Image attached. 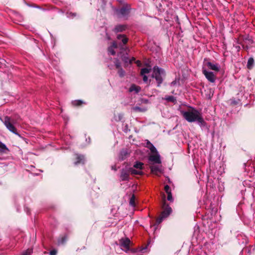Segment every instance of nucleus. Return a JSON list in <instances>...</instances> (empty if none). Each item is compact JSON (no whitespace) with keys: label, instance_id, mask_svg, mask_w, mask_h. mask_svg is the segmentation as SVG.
Segmentation results:
<instances>
[{"label":"nucleus","instance_id":"19","mask_svg":"<svg viewBox=\"0 0 255 255\" xmlns=\"http://www.w3.org/2000/svg\"><path fill=\"white\" fill-rule=\"evenodd\" d=\"M117 38L121 40L124 44H126L128 41V38L125 35L119 34L117 36Z\"/></svg>","mask_w":255,"mask_h":255},{"label":"nucleus","instance_id":"41","mask_svg":"<svg viewBox=\"0 0 255 255\" xmlns=\"http://www.w3.org/2000/svg\"><path fill=\"white\" fill-rule=\"evenodd\" d=\"M122 115H119V120H121V119H122Z\"/></svg>","mask_w":255,"mask_h":255},{"label":"nucleus","instance_id":"26","mask_svg":"<svg viewBox=\"0 0 255 255\" xmlns=\"http://www.w3.org/2000/svg\"><path fill=\"white\" fill-rule=\"evenodd\" d=\"M129 204L130 206L132 207H134L135 205V196L134 195H132V196L130 197L129 200Z\"/></svg>","mask_w":255,"mask_h":255},{"label":"nucleus","instance_id":"2","mask_svg":"<svg viewBox=\"0 0 255 255\" xmlns=\"http://www.w3.org/2000/svg\"><path fill=\"white\" fill-rule=\"evenodd\" d=\"M2 122L6 128H15L20 122V120L16 116L5 117Z\"/></svg>","mask_w":255,"mask_h":255},{"label":"nucleus","instance_id":"14","mask_svg":"<svg viewBox=\"0 0 255 255\" xmlns=\"http://www.w3.org/2000/svg\"><path fill=\"white\" fill-rule=\"evenodd\" d=\"M128 154V150L127 149H123L121 151L119 155V159L120 160H125Z\"/></svg>","mask_w":255,"mask_h":255},{"label":"nucleus","instance_id":"6","mask_svg":"<svg viewBox=\"0 0 255 255\" xmlns=\"http://www.w3.org/2000/svg\"><path fill=\"white\" fill-rule=\"evenodd\" d=\"M116 13L119 17H127L129 13V8L128 7L124 6L119 9H117Z\"/></svg>","mask_w":255,"mask_h":255},{"label":"nucleus","instance_id":"17","mask_svg":"<svg viewBox=\"0 0 255 255\" xmlns=\"http://www.w3.org/2000/svg\"><path fill=\"white\" fill-rule=\"evenodd\" d=\"M127 26L125 25H118L114 28V31L116 32H122L126 29Z\"/></svg>","mask_w":255,"mask_h":255},{"label":"nucleus","instance_id":"40","mask_svg":"<svg viewBox=\"0 0 255 255\" xmlns=\"http://www.w3.org/2000/svg\"><path fill=\"white\" fill-rule=\"evenodd\" d=\"M128 130H129V128H124V131L125 132H127Z\"/></svg>","mask_w":255,"mask_h":255},{"label":"nucleus","instance_id":"9","mask_svg":"<svg viewBox=\"0 0 255 255\" xmlns=\"http://www.w3.org/2000/svg\"><path fill=\"white\" fill-rule=\"evenodd\" d=\"M148 160L154 163L160 164L161 163L160 156L158 153L150 155L148 157Z\"/></svg>","mask_w":255,"mask_h":255},{"label":"nucleus","instance_id":"44","mask_svg":"<svg viewBox=\"0 0 255 255\" xmlns=\"http://www.w3.org/2000/svg\"><path fill=\"white\" fill-rule=\"evenodd\" d=\"M171 84H174V83L173 82H171Z\"/></svg>","mask_w":255,"mask_h":255},{"label":"nucleus","instance_id":"20","mask_svg":"<svg viewBox=\"0 0 255 255\" xmlns=\"http://www.w3.org/2000/svg\"><path fill=\"white\" fill-rule=\"evenodd\" d=\"M254 64V59L253 58L251 57L248 59L247 63V67L249 69H251Z\"/></svg>","mask_w":255,"mask_h":255},{"label":"nucleus","instance_id":"39","mask_svg":"<svg viewBox=\"0 0 255 255\" xmlns=\"http://www.w3.org/2000/svg\"><path fill=\"white\" fill-rule=\"evenodd\" d=\"M142 76H143V81L145 82H146L147 81V80H148L147 77L146 75H142Z\"/></svg>","mask_w":255,"mask_h":255},{"label":"nucleus","instance_id":"32","mask_svg":"<svg viewBox=\"0 0 255 255\" xmlns=\"http://www.w3.org/2000/svg\"><path fill=\"white\" fill-rule=\"evenodd\" d=\"M66 238L65 237H62L61 239L58 240V244H63L65 243L66 241Z\"/></svg>","mask_w":255,"mask_h":255},{"label":"nucleus","instance_id":"11","mask_svg":"<svg viewBox=\"0 0 255 255\" xmlns=\"http://www.w3.org/2000/svg\"><path fill=\"white\" fill-rule=\"evenodd\" d=\"M206 64L208 68L212 70L215 71H218L219 70V66L217 64H214L210 62H208Z\"/></svg>","mask_w":255,"mask_h":255},{"label":"nucleus","instance_id":"10","mask_svg":"<svg viewBox=\"0 0 255 255\" xmlns=\"http://www.w3.org/2000/svg\"><path fill=\"white\" fill-rule=\"evenodd\" d=\"M85 162L84 156L82 155H76V161L74 162V165H77L79 164H83Z\"/></svg>","mask_w":255,"mask_h":255},{"label":"nucleus","instance_id":"21","mask_svg":"<svg viewBox=\"0 0 255 255\" xmlns=\"http://www.w3.org/2000/svg\"><path fill=\"white\" fill-rule=\"evenodd\" d=\"M132 110L134 112H144L146 111V108L135 106L132 108Z\"/></svg>","mask_w":255,"mask_h":255},{"label":"nucleus","instance_id":"36","mask_svg":"<svg viewBox=\"0 0 255 255\" xmlns=\"http://www.w3.org/2000/svg\"><path fill=\"white\" fill-rule=\"evenodd\" d=\"M57 254L56 251L53 250L50 252V255H56Z\"/></svg>","mask_w":255,"mask_h":255},{"label":"nucleus","instance_id":"15","mask_svg":"<svg viewBox=\"0 0 255 255\" xmlns=\"http://www.w3.org/2000/svg\"><path fill=\"white\" fill-rule=\"evenodd\" d=\"M140 87L135 84H132L129 89V91L130 92H134L135 93H138L140 91Z\"/></svg>","mask_w":255,"mask_h":255},{"label":"nucleus","instance_id":"18","mask_svg":"<svg viewBox=\"0 0 255 255\" xmlns=\"http://www.w3.org/2000/svg\"><path fill=\"white\" fill-rule=\"evenodd\" d=\"M132 168L142 170L143 168V163L139 161H136L134 163Z\"/></svg>","mask_w":255,"mask_h":255},{"label":"nucleus","instance_id":"1","mask_svg":"<svg viewBox=\"0 0 255 255\" xmlns=\"http://www.w3.org/2000/svg\"><path fill=\"white\" fill-rule=\"evenodd\" d=\"M181 113L183 118L188 122H197L200 126H202L204 123L201 114L194 108H191L190 110L187 111H182Z\"/></svg>","mask_w":255,"mask_h":255},{"label":"nucleus","instance_id":"38","mask_svg":"<svg viewBox=\"0 0 255 255\" xmlns=\"http://www.w3.org/2000/svg\"><path fill=\"white\" fill-rule=\"evenodd\" d=\"M117 44L115 42H113L111 47H113V48H117Z\"/></svg>","mask_w":255,"mask_h":255},{"label":"nucleus","instance_id":"23","mask_svg":"<svg viewBox=\"0 0 255 255\" xmlns=\"http://www.w3.org/2000/svg\"><path fill=\"white\" fill-rule=\"evenodd\" d=\"M84 103H85L84 102L80 100H74L72 102V104L74 106H79Z\"/></svg>","mask_w":255,"mask_h":255},{"label":"nucleus","instance_id":"8","mask_svg":"<svg viewBox=\"0 0 255 255\" xmlns=\"http://www.w3.org/2000/svg\"><path fill=\"white\" fill-rule=\"evenodd\" d=\"M130 172L128 169H123L121 170L120 175V179L121 181H128L129 180V176Z\"/></svg>","mask_w":255,"mask_h":255},{"label":"nucleus","instance_id":"4","mask_svg":"<svg viewBox=\"0 0 255 255\" xmlns=\"http://www.w3.org/2000/svg\"><path fill=\"white\" fill-rule=\"evenodd\" d=\"M153 71L152 77L155 78L159 87L163 81L162 75L164 74V71L157 66H154Z\"/></svg>","mask_w":255,"mask_h":255},{"label":"nucleus","instance_id":"16","mask_svg":"<svg viewBox=\"0 0 255 255\" xmlns=\"http://www.w3.org/2000/svg\"><path fill=\"white\" fill-rule=\"evenodd\" d=\"M160 166L151 165L150 167L152 173L157 174L159 172H161Z\"/></svg>","mask_w":255,"mask_h":255},{"label":"nucleus","instance_id":"28","mask_svg":"<svg viewBox=\"0 0 255 255\" xmlns=\"http://www.w3.org/2000/svg\"><path fill=\"white\" fill-rule=\"evenodd\" d=\"M32 252L33 251L32 249H28L22 253V255H31Z\"/></svg>","mask_w":255,"mask_h":255},{"label":"nucleus","instance_id":"35","mask_svg":"<svg viewBox=\"0 0 255 255\" xmlns=\"http://www.w3.org/2000/svg\"><path fill=\"white\" fill-rule=\"evenodd\" d=\"M164 190L166 193L171 192V190H170V187L168 185L165 186Z\"/></svg>","mask_w":255,"mask_h":255},{"label":"nucleus","instance_id":"27","mask_svg":"<svg viewBox=\"0 0 255 255\" xmlns=\"http://www.w3.org/2000/svg\"><path fill=\"white\" fill-rule=\"evenodd\" d=\"M150 69L147 68H144L141 69L140 74L141 75H144L145 74H147L149 73Z\"/></svg>","mask_w":255,"mask_h":255},{"label":"nucleus","instance_id":"29","mask_svg":"<svg viewBox=\"0 0 255 255\" xmlns=\"http://www.w3.org/2000/svg\"><path fill=\"white\" fill-rule=\"evenodd\" d=\"M167 194V200L169 201H170V202H173V199L172 198V194H171V192H169L168 193H166Z\"/></svg>","mask_w":255,"mask_h":255},{"label":"nucleus","instance_id":"3","mask_svg":"<svg viewBox=\"0 0 255 255\" xmlns=\"http://www.w3.org/2000/svg\"><path fill=\"white\" fill-rule=\"evenodd\" d=\"M165 208L161 212L160 216L156 219V224L154 226H157L162 222L163 220L167 218L171 213L172 209L169 205H166L165 203H164Z\"/></svg>","mask_w":255,"mask_h":255},{"label":"nucleus","instance_id":"31","mask_svg":"<svg viewBox=\"0 0 255 255\" xmlns=\"http://www.w3.org/2000/svg\"><path fill=\"white\" fill-rule=\"evenodd\" d=\"M108 52L111 54L112 55H115L116 54V52L115 51H114V48H113V47H109L108 48Z\"/></svg>","mask_w":255,"mask_h":255},{"label":"nucleus","instance_id":"7","mask_svg":"<svg viewBox=\"0 0 255 255\" xmlns=\"http://www.w3.org/2000/svg\"><path fill=\"white\" fill-rule=\"evenodd\" d=\"M203 73L207 80L211 83H214L216 80V75L210 71H208L205 69L203 70Z\"/></svg>","mask_w":255,"mask_h":255},{"label":"nucleus","instance_id":"33","mask_svg":"<svg viewBox=\"0 0 255 255\" xmlns=\"http://www.w3.org/2000/svg\"><path fill=\"white\" fill-rule=\"evenodd\" d=\"M115 65L117 68L120 69L121 68V64L119 62L118 60H116V62H115Z\"/></svg>","mask_w":255,"mask_h":255},{"label":"nucleus","instance_id":"37","mask_svg":"<svg viewBox=\"0 0 255 255\" xmlns=\"http://www.w3.org/2000/svg\"><path fill=\"white\" fill-rule=\"evenodd\" d=\"M146 147H148L149 146H150V144H152V143L148 140H146Z\"/></svg>","mask_w":255,"mask_h":255},{"label":"nucleus","instance_id":"5","mask_svg":"<svg viewBox=\"0 0 255 255\" xmlns=\"http://www.w3.org/2000/svg\"><path fill=\"white\" fill-rule=\"evenodd\" d=\"M130 243V241L128 238H122L120 240V247L123 251L125 252H128L129 250Z\"/></svg>","mask_w":255,"mask_h":255},{"label":"nucleus","instance_id":"12","mask_svg":"<svg viewBox=\"0 0 255 255\" xmlns=\"http://www.w3.org/2000/svg\"><path fill=\"white\" fill-rule=\"evenodd\" d=\"M9 151V149L6 145L0 141V152L4 154H7Z\"/></svg>","mask_w":255,"mask_h":255},{"label":"nucleus","instance_id":"34","mask_svg":"<svg viewBox=\"0 0 255 255\" xmlns=\"http://www.w3.org/2000/svg\"><path fill=\"white\" fill-rule=\"evenodd\" d=\"M8 129H9V130L11 132H13V133H15V134H17V135H19L18 134V133L17 132V128H8Z\"/></svg>","mask_w":255,"mask_h":255},{"label":"nucleus","instance_id":"13","mask_svg":"<svg viewBox=\"0 0 255 255\" xmlns=\"http://www.w3.org/2000/svg\"><path fill=\"white\" fill-rule=\"evenodd\" d=\"M130 173L132 175H142L143 171L142 170H139L137 169H135L132 167H130L128 168Z\"/></svg>","mask_w":255,"mask_h":255},{"label":"nucleus","instance_id":"24","mask_svg":"<svg viewBox=\"0 0 255 255\" xmlns=\"http://www.w3.org/2000/svg\"><path fill=\"white\" fill-rule=\"evenodd\" d=\"M151 151V152L153 153H158L156 148L155 147V146L152 144H150V146H149L148 147Z\"/></svg>","mask_w":255,"mask_h":255},{"label":"nucleus","instance_id":"46","mask_svg":"<svg viewBox=\"0 0 255 255\" xmlns=\"http://www.w3.org/2000/svg\"><path fill=\"white\" fill-rule=\"evenodd\" d=\"M105 0H103V1H104Z\"/></svg>","mask_w":255,"mask_h":255},{"label":"nucleus","instance_id":"25","mask_svg":"<svg viewBox=\"0 0 255 255\" xmlns=\"http://www.w3.org/2000/svg\"><path fill=\"white\" fill-rule=\"evenodd\" d=\"M151 151V152L153 153H158L156 148L155 147V146L152 144H150V146H149L148 147Z\"/></svg>","mask_w":255,"mask_h":255},{"label":"nucleus","instance_id":"22","mask_svg":"<svg viewBox=\"0 0 255 255\" xmlns=\"http://www.w3.org/2000/svg\"><path fill=\"white\" fill-rule=\"evenodd\" d=\"M164 100H165L166 101H167L168 102H172L174 103H175L176 101V98L172 96H166L164 98Z\"/></svg>","mask_w":255,"mask_h":255},{"label":"nucleus","instance_id":"30","mask_svg":"<svg viewBox=\"0 0 255 255\" xmlns=\"http://www.w3.org/2000/svg\"><path fill=\"white\" fill-rule=\"evenodd\" d=\"M118 74L120 77H122L125 75V71L122 68L119 69Z\"/></svg>","mask_w":255,"mask_h":255},{"label":"nucleus","instance_id":"45","mask_svg":"<svg viewBox=\"0 0 255 255\" xmlns=\"http://www.w3.org/2000/svg\"><path fill=\"white\" fill-rule=\"evenodd\" d=\"M171 84H174V83L173 82H171Z\"/></svg>","mask_w":255,"mask_h":255},{"label":"nucleus","instance_id":"43","mask_svg":"<svg viewBox=\"0 0 255 255\" xmlns=\"http://www.w3.org/2000/svg\"><path fill=\"white\" fill-rule=\"evenodd\" d=\"M70 14H71L72 16H75V14L72 13H70Z\"/></svg>","mask_w":255,"mask_h":255},{"label":"nucleus","instance_id":"42","mask_svg":"<svg viewBox=\"0 0 255 255\" xmlns=\"http://www.w3.org/2000/svg\"><path fill=\"white\" fill-rule=\"evenodd\" d=\"M112 169L113 170H116V166H113L112 167Z\"/></svg>","mask_w":255,"mask_h":255}]
</instances>
